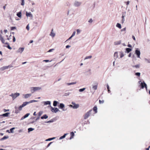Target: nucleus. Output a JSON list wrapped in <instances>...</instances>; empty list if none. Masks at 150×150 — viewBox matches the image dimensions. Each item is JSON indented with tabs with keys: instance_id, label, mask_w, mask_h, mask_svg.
<instances>
[{
	"instance_id": "43",
	"label": "nucleus",
	"mask_w": 150,
	"mask_h": 150,
	"mask_svg": "<svg viewBox=\"0 0 150 150\" xmlns=\"http://www.w3.org/2000/svg\"><path fill=\"white\" fill-rule=\"evenodd\" d=\"M21 49V52H22L24 50V48L23 47H22V48H19V49Z\"/></svg>"
},
{
	"instance_id": "5",
	"label": "nucleus",
	"mask_w": 150,
	"mask_h": 150,
	"mask_svg": "<svg viewBox=\"0 0 150 150\" xmlns=\"http://www.w3.org/2000/svg\"><path fill=\"white\" fill-rule=\"evenodd\" d=\"M9 96L12 97V100H13L19 96V93H11Z\"/></svg>"
},
{
	"instance_id": "37",
	"label": "nucleus",
	"mask_w": 150,
	"mask_h": 150,
	"mask_svg": "<svg viewBox=\"0 0 150 150\" xmlns=\"http://www.w3.org/2000/svg\"><path fill=\"white\" fill-rule=\"evenodd\" d=\"M85 89V88H81V89H80L79 91L80 92H82V91H84Z\"/></svg>"
},
{
	"instance_id": "62",
	"label": "nucleus",
	"mask_w": 150,
	"mask_h": 150,
	"mask_svg": "<svg viewBox=\"0 0 150 150\" xmlns=\"http://www.w3.org/2000/svg\"><path fill=\"white\" fill-rule=\"evenodd\" d=\"M33 115H35V116L36 115V112H34V113H33Z\"/></svg>"
},
{
	"instance_id": "3",
	"label": "nucleus",
	"mask_w": 150,
	"mask_h": 150,
	"mask_svg": "<svg viewBox=\"0 0 150 150\" xmlns=\"http://www.w3.org/2000/svg\"><path fill=\"white\" fill-rule=\"evenodd\" d=\"M92 111V110H91L87 112L83 116L84 119H87L91 115V112Z\"/></svg>"
},
{
	"instance_id": "23",
	"label": "nucleus",
	"mask_w": 150,
	"mask_h": 150,
	"mask_svg": "<svg viewBox=\"0 0 150 150\" xmlns=\"http://www.w3.org/2000/svg\"><path fill=\"white\" fill-rule=\"evenodd\" d=\"M132 50L131 49L129 48H126V51L127 53H129Z\"/></svg>"
},
{
	"instance_id": "25",
	"label": "nucleus",
	"mask_w": 150,
	"mask_h": 150,
	"mask_svg": "<svg viewBox=\"0 0 150 150\" xmlns=\"http://www.w3.org/2000/svg\"><path fill=\"white\" fill-rule=\"evenodd\" d=\"M11 36V35H10L9 36V37L8 38V35H6V36L7 38V39L8 40H10L11 39V38H10V37Z\"/></svg>"
},
{
	"instance_id": "28",
	"label": "nucleus",
	"mask_w": 150,
	"mask_h": 150,
	"mask_svg": "<svg viewBox=\"0 0 150 150\" xmlns=\"http://www.w3.org/2000/svg\"><path fill=\"white\" fill-rule=\"evenodd\" d=\"M116 26L119 28H121V25L119 23H117L116 25Z\"/></svg>"
},
{
	"instance_id": "54",
	"label": "nucleus",
	"mask_w": 150,
	"mask_h": 150,
	"mask_svg": "<svg viewBox=\"0 0 150 150\" xmlns=\"http://www.w3.org/2000/svg\"><path fill=\"white\" fill-rule=\"evenodd\" d=\"M132 38L133 39V40L134 41L136 40V39H135V37L134 36H132Z\"/></svg>"
},
{
	"instance_id": "7",
	"label": "nucleus",
	"mask_w": 150,
	"mask_h": 150,
	"mask_svg": "<svg viewBox=\"0 0 150 150\" xmlns=\"http://www.w3.org/2000/svg\"><path fill=\"white\" fill-rule=\"evenodd\" d=\"M72 104L73 105H70V106L74 109H76L79 108V105L78 104H76L72 102Z\"/></svg>"
},
{
	"instance_id": "30",
	"label": "nucleus",
	"mask_w": 150,
	"mask_h": 150,
	"mask_svg": "<svg viewBox=\"0 0 150 150\" xmlns=\"http://www.w3.org/2000/svg\"><path fill=\"white\" fill-rule=\"evenodd\" d=\"M76 83V82H72V83H67V84L68 85H71L75 84Z\"/></svg>"
},
{
	"instance_id": "56",
	"label": "nucleus",
	"mask_w": 150,
	"mask_h": 150,
	"mask_svg": "<svg viewBox=\"0 0 150 150\" xmlns=\"http://www.w3.org/2000/svg\"><path fill=\"white\" fill-rule=\"evenodd\" d=\"M129 1H127V3H126L127 5H128V4H129Z\"/></svg>"
},
{
	"instance_id": "17",
	"label": "nucleus",
	"mask_w": 150,
	"mask_h": 150,
	"mask_svg": "<svg viewBox=\"0 0 150 150\" xmlns=\"http://www.w3.org/2000/svg\"><path fill=\"white\" fill-rule=\"evenodd\" d=\"M53 29H52L51 30V32L50 34V35L52 37H54L55 35V34L53 32Z\"/></svg>"
},
{
	"instance_id": "33",
	"label": "nucleus",
	"mask_w": 150,
	"mask_h": 150,
	"mask_svg": "<svg viewBox=\"0 0 150 150\" xmlns=\"http://www.w3.org/2000/svg\"><path fill=\"white\" fill-rule=\"evenodd\" d=\"M91 57H92V56H87V57H86L85 58V59H91Z\"/></svg>"
},
{
	"instance_id": "1",
	"label": "nucleus",
	"mask_w": 150,
	"mask_h": 150,
	"mask_svg": "<svg viewBox=\"0 0 150 150\" xmlns=\"http://www.w3.org/2000/svg\"><path fill=\"white\" fill-rule=\"evenodd\" d=\"M36 101L34 100H31L29 102H24L23 104L20 106H19V110H21L22 108L24 107L28 103H32Z\"/></svg>"
},
{
	"instance_id": "12",
	"label": "nucleus",
	"mask_w": 150,
	"mask_h": 150,
	"mask_svg": "<svg viewBox=\"0 0 150 150\" xmlns=\"http://www.w3.org/2000/svg\"><path fill=\"white\" fill-rule=\"evenodd\" d=\"M31 96V93L26 94L24 95V98H27L30 97Z\"/></svg>"
},
{
	"instance_id": "48",
	"label": "nucleus",
	"mask_w": 150,
	"mask_h": 150,
	"mask_svg": "<svg viewBox=\"0 0 150 150\" xmlns=\"http://www.w3.org/2000/svg\"><path fill=\"white\" fill-rule=\"evenodd\" d=\"M4 112H6L7 111H9V109H7V110H6V109H4Z\"/></svg>"
},
{
	"instance_id": "24",
	"label": "nucleus",
	"mask_w": 150,
	"mask_h": 150,
	"mask_svg": "<svg viewBox=\"0 0 150 150\" xmlns=\"http://www.w3.org/2000/svg\"><path fill=\"white\" fill-rule=\"evenodd\" d=\"M140 65L139 64H138L137 65L133 66V67H135L136 68H139Z\"/></svg>"
},
{
	"instance_id": "40",
	"label": "nucleus",
	"mask_w": 150,
	"mask_h": 150,
	"mask_svg": "<svg viewBox=\"0 0 150 150\" xmlns=\"http://www.w3.org/2000/svg\"><path fill=\"white\" fill-rule=\"evenodd\" d=\"M21 5L23 6L24 5V0H21Z\"/></svg>"
},
{
	"instance_id": "59",
	"label": "nucleus",
	"mask_w": 150,
	"mask_h": 150,
	"mask_svg": "<svg viewBox=\"0 0 150 150\" xmlns=\"http://www.w3.org/2000/svg\"><path fill=\"white\" fill-rule=\"evenodd\" d=\"M21 12H19V17H20L21 16Z\"/></svg>"
},
{
	"instance_id": "61",
	"label": "nucleus",
	"mask_w": 150,
	"mask_h": 150,
	"mask_svg": "<svg viewBox=\"0 0 150 150\" xmlns=\"http://www.w3.org/2000/svg\"><path fill=\"white\" fill-rule=\"evenodd\" d=\"M4 31L5 33H7V30H4Z\"/></svg>"
},
{
	"instance_id": "60",
	"label": "nucleus",
	"mask_w": 150,
	"mask_h": 150,
	"mask_svg": "<svg viewBox=\"0 0 150 150\" xmlns=\"http://www.w3.org/2000/svg\"><path fill=\"white\" fill-rule=\"evenodd\" d=\"M150 148V146H149L148 148H147L146 149V150H149V148Z\"/></svg>"
},
{
	"instance_id": "16",
	"label": "nucleus",
	"mask_w": 150,
	"mask_h": 150,
	"mask_svg": "<svg viewBox=\"0 0 150 150\" xmlns=\"http://www.w3.org/2000/svg\"><path fill=\"white\" fill-rule=\"evenodd\" d=\"M30 115L29 113H27L26 115H25L24 116H23L21 118V120H23L25 118L27 117Z\"/></svg>"
},
{
	"instance_id": "38",
	"label": "nucleus",
	"mask_w": 150,
	"mask_h": 150,
	"mask_svg": "<svg viewBox=\"0 0 150 150\" xmlns=\"http://www.w3.org/2000/svg\"><path fill=\"white\" fill-rule=\"evenodd\" d=\"M124 56L123 53V52H121L120 54V57L121 58L123 57Z\"/></svg>"
},
{
	"instance_id": "15",
	"label": "nucleus",
	"mask_w": 150,
	"mask_h": 150,
	"mask_svg": "<svg viewBox=\"0 0 150 150\" xmlns=\"http://www.w3.org/2000/svg\"><path fill=\"white\" fill-rule=\"evenodd\" d=\"M81 3L79 2L76 1V2L74 3V5L76 6H79L81 4Z\"/></svg>"
},
{
	"instance_id": "21",
	"label": "nucleus",
	"mask_w": 150,
	"mask_h": 150,
	"mask_svg": "<svg viewBox=\"0 0 150 150\" xmlns=\"http://www.w3.org/2000/svg\"><path fill=\"white\" fill-rule=\"evenodd\" d=\"M58 103L57 101H54L53 102V105L54 106H56Z\"/></svg>"
},
{
	"instance_id": "39",
	"label": "nucleus",
	"mask_w": 150,
	"mask_h": 150,
	"mask_svg": "<svg viewBox=\"0 0 150 150\" xmlns=\"http://www.w3.org/2000/svg\"><path fill=\"white\" fill-rule=\"evenodd\" d=\"M99 103L100 104H102L104 103V100H99Z\"/></svg>"
},
{
	"instance_id": "47",
	"label": "nucleus",
	"mask_w": 150,
	"mask_h": 150,
	"mask_svg": "<svg viewBox=\"0 0 150 150\" xmlns=\"http://www.w3.org/2000/svg\"><path fill=\"white\" fill-rule=\"evenodd\" d=\"M89 23H91L93 22V20L92 19H90L88 21Z\"/></svg>"
},
{
	"instance_id": "22",
	"label": "nucleus",
	"mask_w": 150,
	"mask_h": 150,
	"mask_svg": "<svg viewBox=\"0 0 150 150\" xmlns=\"http://www.w3.org/2000/svg\"><path fill=\"white\" fill-rule=\"evenodd\" d=\"M70 134H71V137H70V139H71L72 138H73V137L74 136V133L73 132H71L70 133Z\"/></svg>"
},
{
	"instance_id": "46",
	"label": "nucleus",
	"mask_w": 150,
	"mask_h": 150,
	"mask_svg": "<svg viewBox=\"0 0 150 150\" xmlns=\"http://www.w3.org/2000/svg\"><path fill=\"white\" fill-rule=\"evenodd\" d=\"M75 33H76V32L75 31H74V32H73V33L71 35V37H73V36H74L75 35Z\"/></svg>"
},
{
	"instance_id": "57",
	"label": "nucleus",
	"mask_w": 150,
	"mask_h": 150,
	"mask_svg": "<svg viewBox=\"0 0 150 150\" xmlns=\"http://www.w3.org/2000/svg\"><path fill=\"white\" fill-rule=\"evenodd\" d=\"M70 47V46L68 45H67L66 46V48H69V47Z\"/></svg>"
},
{
	"instance_id": "32",
	"label": "nucleus",
	"mask_w": 150,
	"mask_h": 150,
	"mask_svg": "<svg viewBox=\"0 0 150 150\" xmlns=\"http://www.w3.org/2000/svg\"><path fill=\"white\" fill-rule=\"evenodd\" d=\"M26 15L27 16H30L31 15V14L30 13H28L27 12L26 13Z\"/></svg>"
},
{
	"instance_id": "10",
	"label": "nucleus",
	"mask_w": 150,
	"mask_h": 150,
	"mask_svg": "<svg viewBox=\"0 0 150 150\" xmlns=\"http://www.w3.org/2000/svg\"><path fill=\"white\" fill-rule=\"evenodd\" d=\"M135 53L137 56V57H139L140 54V51L138 50H136L135 51Z\"/></svg>"
},
{
	"instance_id": "53",
	"label": "nucleus",
	"mask_w": 150,
	"mask_h": 150,
	"mask_svg": "<svg viewBox=\"0 0 150 150\" xmlns=\"http://www.w3.org/2000/svg\"><path fill=\"white\" fill-rule=\"evenodd\" d=\"M26 29L28 30H29V26H28V25L26 27Z\"/></svg>"
},
{
	"instance_id": "18",
	"label": "nucleus",
	"mask_w": 150,
	"mask_h": 150,
	"mask_svg": "<svg viewBox=\"0 0 150 150\" xmlns=\"http://www.w3.org/2000/svg\"><path fill=\"white\" fill-rule=\"evenodd\" d=\"M48 117L46 115H44L43 116H42L41 117V119H46L48 118Z\"/></svg>"
},
{
	"instance_id": "50",
	"label": "nucleus",
	"mask_w": 150,
	"mask_h": 150,
	"mask_svg": "<svg viewBox=\"0 0 150 150\" xmlns=\"http://www.w3.org/2000/svg\"><path fill=\"white\" fill-rule=\"evenodd\" d=\"M16 28L15 27H11V30H13L14 29Z\"/></svg>"
},
{
	"instance_id": "6",
	"label": "nucleus",
	"mask_w": 150,
	"mask_h": 150,
	"mask_svg": "<svg viewBox=\"0 0 150 150\" xmlns=\"http://www.w3.org/2000/svg\"><path fill=\"white\" fill-rule=\"evenodd\" d=\"M12 67L11 65H8V66H5L3 67L0 68V70L1 71H4L6 69H8V68H12Z\"/></svg>"
},
{
	"instance_id": "35",
	"label": "nucleus",
	"mask_w": 150,
	"mask_h": 150,
	"mask_svg": "<svg viewBox=\"0 0 150 150\" xmlns=\"http://www.w3.org/2000/svg\"><path fill=\"white\" fill-rule=\"evenodd\" d=\"M15 127H13L10 129L11 132L13 133V130L15 129Z\"/></svg>"
},
{
	"instance_id": "2",
	"label": "nucleus",
	"mask_w": 150,
	"mask_h": 150,
	"mask_svg": "<svg viewBox=\"0 0 150 150\" xmlns=\"http://www.w3.org/2000/svg\"><path fill=\"white\" fill-rule=\"evenodd\" d=\"M0 40L2 42L3 44H6L8 45L7 46V48L10 50L12 48L10 47L9 45L8 44V43H5V40L2 37L1 35L0 34Z\"/></svg>"
},
{
	"instance_id": "64",
	"label": "nucleus",
	"mask_w": 150,
	"mask_h": 150,
	"mask_svg": "<svg viewBox=\"0 0 150 150\" xmlns=\"http://www.w3.org/2000/svg\"><path fill=\"white\" fill-rule=\"evenodd\" d=\"M124 16H122V21H123V19H124Z\"/></svg>"
},
{
	"instance_id": "26",
	"label": "nucleus",
	"mask_w": 150,
	"mask_h": 150,
	"mask_svg": "<svg viewBox=\"0 0 150 150\" xmlns=\"http://www.w3.org/2000/svg\"><path fill=\"white\" fill-rule=\"evenodd\" d=\"M67 134H65L63 136H61L60 137L59 139H62L64 138H65L66 135Z\"/></svg>"
},
{
	"instance_id": "27",
	"label": "nucleus",
	"mask_w": 150,
	"mask_h": 150,
	"mask_svg": "<svg viewBox=\"0 0 150 150\" xmlns=\"http://www.w3.org/2000/svg\"><path fill=\"white\" fill-rule=\"evenodd\" d=\"M107 89H108V93H110V90L109 86L108 85V84L107 85Z\"/></svg>"
},
{
	"instance_id": "14",
	"label": "nucleus",
	"mask_w": 150,
	"mask_h": 150,
	"mask_svg": "<svg viewBox=\"0 0 150 150\" xmlns=\"http://www.w3.org/2000/svg\"><path fill=\"white\" fill-rule=\"evenodd\" d=\"M95 84L96 85L93 86V88L94 90L97 89L98 86V83H96Z\"/></svg>"
},
{
	"instance_id": "58",
	"label": "nucleus",
	"mask_w": 150,
	"mask_h": 150,
	"mask_svg": "<svg viewBox=\"0 0 150 150\" xmlns=\"http://www.w3.org/2000/svg\"><path fill=\"white\" fill-rule=\"evenodd\" d=\"M127 46L129 47H132V46L130 44H128Z\"/></svg>"
},
{
	"instance_id": "9",
	"label": "nucleus",
	"mask_w": 150,
	"mask_h": 150,
	"mask_svg": "<svg viewBox=\"0 0 150 150\" xmlns=\"http://www.w3.org/2000/svg\"><path fill=\"white\" fill-rule=\"evenodd\" d=\"M51 110L52 112H54L56 113L59 110L57 108H53L52 107H51Z\"/></svg>"
},
{
	"instance_id": "41",
	"label": "nucleus",
	"mask_w": 150,
	"mask_h": 150,
	"mask_svg": "<svg viewBox=\"0 0 150 150\" xmlns=\"http://www.w3.org/2000/svg\"><path fill=\"white\" fill-rule=\"evenodd\" d=\"M45 104L46 105H48V104H50V101H47V102H45Z\"/></svg>"
},
{
	"instance_id": "36",
	"label": "nucleus",
	"mask_w": 150,
	"mask_h": 150,
	"mask_svg": "<svg viewBox=\"0 0 150 150\" xmlns=\"http://www.w3.org/2000/svg\"><path fill=\"white\" fill-rule=\"evenodd\" d=\"M135 75L139 76H140V73L139 72L136 73L135 74Z\"/></svg>"
},
{
	"instance_id": "42",
	"label": "nucleus",
	"mask_w": 150,
	"mask_h": 150,
	"mask_svg": "<svg viewBox=\"0 0 150 150\" xmlns=\"http://www.w3.org/2000/svg\"><path fill=\"white\" fill-rule=\"evenodd\" d=\"M80 32V31L79 29H77V34H79Z\"/></svg>"
},
{
	"instance_id": "34",
	"label": "nucleus",
	"mask_w": 150,
	"mask_h": 150,
	"mask_svg": "<svg viewBox=\"0 0 150 150\" xmlns=\"http://www.w3.org/2000/svg\"><path fill=\"white\" fill-rule=\"evenodd\" d=\"M34 129L32 128H29L28 129V132H30L31 131H32Z\"/></svg>"
},
{
	"instance_id": "29",
	"label": "nucleus",
	"mask_w": 150,
	"mask_h": 150,
	"mask_svg": "<svg viewBox=\"0 0 150 150\" xmlns=\"http://www.w3.org/2000/svg\"><path fill=\"white\" fill-rule=\"evenodd\" d=\"M8 138V136H4L1 139V140H3Z\"/></svg>"
},
{
	"instance_id": "63",
	"label": "nucleus",
	"mask_w": 150,
	"mask_h": 150,
	"mask_svg": "<svg viewBox=\"0 0 150 150\" xmlns=\"http://www.w3.org/2000/svg\"><path fill=\"white\" fill-rule=\"evenodd\" d=\"M33 42V40H31L30 41V42L29 43H32Z\"/></svg>"
},
{
	"instance_id": "4",
	"label": "nucleus",
	"mask_w": 150,
	"mask_h": 150,
	"mask_svg": "<svg viewBox=\"0 0 150 150\" xmlns=\"http://www.w3.org/2000/svg\"><path fill=\"white\" fill-rule=\"evenodd\" d=\"M30 91L32 93L38 90H40L41 88L40 87H32L30 88Z\"/></svg>"
},
{
	"instance_id": "8",
	"label": "nucleus",
	"mask_w": 150,
	"mask_h": 150,
	"mask_svg": "<svg viewBox=\"0 0 150 150\" xmlns=\"http://www.w3.org/2000/svg\"><path fill=\"white\" fill-rule=\"evenodd\" d=\"M140 86H141V88H143L144 87H145L146 89H147V85L144 82H142Z\"/></svg>"
},
{
	"instance_id": "19",
	"label": "nucleus",
	"mask_w": 150,
	"mask_h": 150,
	"mask_svg": "<svg viewBox=\"0 0 150 150\" xmlns=\"http://www.w3.org/2000/svg\"><path fill=\"white\" fill-rule=\"evenodd\" d=\"M64 107V105L63 103H60L59 106V108L61 109L63 108Z\"/></svg>"
},
{
	"instance_id": "20",
	"label": "nucleus",
	"mask_w": 150,
	"mask_h": 150,
	"mask_svg": "<svg viewBox=\"0 0 150 150\" xmlns=\"http://www.w3.org/2000/svg\"><path fill=\"white\" fill-rule=\"evenodd\" d=\"M97 108L96 106H94L93 108V110L95 112V113H96L97 112Z\"/></svg>"
},
{
	"instance_id": "51",
	"label": "nucleus",
	"mask_w": 150,
	"mask_h": 150,
	"mask_svg": "<svg viewBox=\"0 0 150 150\" xmlns=\"http://www.w3.org/2000/svg\"><path fill=\"white\" fill-rule=\"evenodd\" d=\"M16 41V38L15 37L13 36V42H15Z\"/></svg>"
},
{
	"instance_id": "55",
	"label": "nucleus",
	"mask_w": 150,
	"mask_h": 150,
	"mask_svg": "<svg viewBox=\"0 0 150 150\" xmlns=\"http://www.w3.org/2000/svg\"><path fill=\"white\" fill-rule=\"evenodd\" d=\"M43 61L46 62H49V60H44Z\"/></svg>"
},
{
	"instance_id": "13",
	"label": "nucleus",
	"mask_w": 150,
	"mask_h": 150,
	"mask_svg": "<svg viewBox=\"0 0 150 150\" xmlns=\"http://www.w3.org/2000/svg\"><path fill=\"white\" fill-rule=\"evenodd\" d=\"M10 114L9 112H7L4 114H3L1 115L4 117H8V115Z\"/></svg>"
},
{
	"instance_id": "45",
	"label": "nucleus",
	"mask_w": 150,
	"mask_h": 150,
	"mask_svg": "<svg viewBox=\"0 0 150 150\" xmlns=\"http://www.w3.org/2000/svg\"><path fill=\"white\" fill-rule=\"evenodd\" d=\"M42 112H39V113H38V116L39 117H40L42 115Z\"/></svg>"
},
{
	"instance_id": "49",
	"label": "nucleus",
	"mask_w": 150,
	"mask_h": 150,
	"mask_svg": "<svg viewBox=\"0 0 150 150\" xmlns=\"http://www.w3.org/2000/svg\"><path fill=\"white\" fill-rule=\"evenodd\" d=\"M52 143V142H50V143H49L48 144V145H47V147H49L50 146V145Z\"/></svg>"
},
{
	"instance_id": "31",
	"label": "nucleus",
	"mask_w": 150,
	"mask_h": 150,
	"mask_svg": "<svg viewBox=\"0 0 150 150\" xmlns=\"http://www.w3.org/2000/svg\"><path fill=\"white\" fill-rule=\"evenodd\" d=\"M117 52H115L114 54V57H116V58H117L118 57V55H117Z\"/></svg>"
},
{
	"instance_id": "11",
	"label": "nucleus",
	"mask_w": 150,
	"mask_h": 150,
	"mask_svg": "<svg viewBox=\"0 0 150 150\" xmlns=\"http://www.w3.org/2000/svg\"><path fill=\"white\" fill-rule=\"evenodd\" d=\"M19 107L18 106H16L15 107V112L18 113V112Z\"/></svg>"
},
{
	"instance_id": "52",
	"label": "nucleus",
	"mask_w": 150,
	"mask_h": 150,
	"mask_svg": "<svg viewBox=\"0 0 150 150\" xmlns=\"http://www.w3.org/2000/svg\"><path fill=\"white\" fill-rule=\"evenodd\" d=\"M53 138H49V139H46V140L47 141H50Z\"/></svg>"
},
{
	"instance_id": "44",
	"label": "nucleus",
	"mask_w": 150,
	"mask_h": 150,
	"mask_svg": "<svg viewBox=\"0 0 150 150\" xmlns=\"http://www.w3.org/2000/svg\"><path fill=\"white\" fill-rule=\"evenodd\" d=\"M54 50V49H50V50L48 51V52H51L52 51V50Z\"/></svg>"
}]
</instances>
